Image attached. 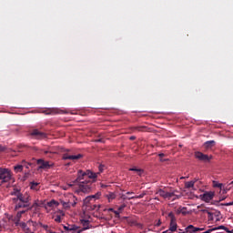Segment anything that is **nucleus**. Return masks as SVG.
I'll return each instance as SVG.
<instances>
[{"instance_id":"obj_51","label":"nucleus","mask_w":233,"mask_h":233,"mask_svg":"<svg viewBox=\"0 0 233 233\" xmlns=\"http://www.w3.org/2000/svg\"><path fill=\"white\" fill-rule=\"evenodd\" d=\"M215 216H217V217H218V216H221V212H219V211L216 212V213H215Z\"/></svg>"},{"instance_id":"obj_10","label":"nucleus","mask_w":233,"mask_h":233,"mask_svg":"<svg viewBox=\"0 0 233 233\" xmlns=\"http://www.w3.org/2000/svg\"><path fill=\"white\" fill-rule=\"evenodd\" d=\"M195 157L198 159V161H210V159H212V156L208 157L199 151L195 152Z\"/></svg>"},{"instance_id":"obj_27","label":"nucleus","mask_w":233,"mask_h":233,"mask_svg":"<svg viewBox=\"0 0 233 233\" xmlns=\"http://www.w3.org/2000/svg\"><path fill=\"white\" fill-rule=\"evenodd\" d=\"M15 226H16V227H21V228H26V223H25V222L19 223L18 220H16Z\"/></svg>"},{"instance_id":"obj_35","label":"nucleus","mask_w":233,"mask_h":233,"mask_svg":"<svg viewBox=\"0 0 233 233\" xmlns=\"http://www.w3.org/2000/svg\"><path fill=\"white\" fill-rule=\"evenodd\" d=\"M145 196H147V193H142V194L133 197V198H134V199H142V198H145Z\"/></svg>"},{"instance_id":"obj_57","label":"nucleus","mask_w":233,"mask_h":233,"mask_svg":"<svg viewBox=\"0 0 233 233\" xmlns=\"http://www.w3.org/2000/svg\"><path fill=\"white\" fill-rule=\"evenodd\" d=\"M170 230H166V231H163L162 233H168Z\"/></svg>"},{"instance_id":"obj_20","label":"nucleus","mask_w":233,"mask_h":233,"mask_svg":"<svg viewBox=\"0 0 233 233\" xmlns=\"http://www.w3.org/2000/svg\"><path fill=\"white\" fill-rule=\"evenodd\" d=\"M81 224L83 225L84 228L80 229V230H81V232H83V230H87L88 225H90V221L82 219Z\"/></svg>"},{"instance_id":"obj_58","label":"nucleus","mask_w":233,"mask_h":233,"mask_svg":"<svg viewBox=\"0 0 233 233\" xmlns=\"http://www.w3.org/2000/svg\"><path fill=\"white\" fill-rule=\"evenodd\" d=\"M199 229H200V232H201L202 230H205V228H199Z\"/></svg>"},{"instance_id":"obj_6","label":"nucleus","mask_w":233,"mask_h":233,"mask_svg":"<svg viewBox=\"0 0 233 233\" xmlns=\"http://www.w3.org/2000/svg\"><path fill=\"white\" fill-rule=\"evenodd\" d=\"M70 199L73 202L70 200L61 202L64 208H70L71 207H75L76 205H77V198H76V196L70 195Z\"/></svg>"},{"instance_id":"obj_64","label":"nucleus","mask_w":233,"mask_h":233,"mask_svg":"<svg viewBox=\"0 0 233 233\" xmlns=\"http://www.w3.org/2000/svg\"><path fill=\"white\" fill-rule=\"evenodd\" d=\"M198 208H201V206H198Z\"/></svg>"},{"instance_id":"obj_55","label":"nucleus","mask_w":233,"mask_h":233,"mask_svg":"<svg viewBox=\"0 0 233 233\" xmlns=\"http://www.w3.org/2000/svg\"><path fill=\"white\" fill-rule=\"evenodd\" d=\"M50 153V151H48V150H46V151H44V154H49Z\"/></svg>"},{"instance_id":"obj_5","label":"nucleus","mask_w":233,"mask_h":233,"mask_svg":"<svg viewBox=\"0 0 233 233\" xmlns=\"http://www.w3.org/2000/svg\"><path fill=\"white\" fill-rule=\"evenodd\" d=\"M99 198H101V192L86 197L84 199V207L86 208L87 207L94 205V203H96V199H99Z\"/></svg>"},{"instance_id":"obj_14","label":"nucleus","mask_w":233,"mask_h":233,"mask_svg":"<svg viewBox=\"0 0 233 233\" xmlns=\"http://www.w3.org/2000/svg\"><path fill=\"white\" fill-rule=\"evenodd\" d=\"M129 170L131 172H136V174L137 176H139L140 177H141V176H143V174H145V170H143L142 168L131 167V168H129Z\"/></svg>"},{"instance_id":"obj_43","label":"nucleus","mask_w":233,"mask_h":233,"mask_svg":"<svg viewBox=\"0 0 233 233\" xmlns=\"http://www.w3.org/2000/svg\"><path fill=\"white\" fill-rule=\"evenodd\" d=\"M70 156H71V155L64 154V155H63V159L66 161V159H70Z\"/></svg>"},{"instance_id":"obj_48","label":"nucleus","mask_w":233,"mask_h":233,"mask_svg":"<svg viewBox=\"0 0 233 233\" xmlns=\"http://www.w3.org/2000/svg\"><path fill=\"white\" fill-rule=\"evenodd\" d=\"M191 181H194V185L196 184V183H198V181H199V178H198V177H195L193 180H191Z\"/></svg>"},{"instance_id":"obj_19","label":"nucleus","mask_w":233,"mask_h":233,"mask_svg":"<svg viewBox=\"0 0 233 233\" xmlns=\"http://www.w3.org/2000/svg\"><path fill=\"white\" fill-rule=\"evenodd\" d=\"M26 212H28V209L17 211L16 220L21 221V218H23V214H25Z\"/></svg>"},{"instance_id":"obj_40","label":"nucleus","mask_w":233,"mask_h":233,"mask_svg":"<svg viewBox=\"0 0 233 233\" xmlns=\"http://www.w3.org/2000/svg\"><path fill=\"white\" fill-rule=\"evenodd\" d=\"M219 229L226 230V232H228V228H227V227L225 226H219L218 228H216V230H219Z\"/></svg>"},{"instance_id":"obj_31","label":"nucleus","mask_w":233,"mask_h":233,"mask_svg":"<svg viewBox=\"0 0 233 233\" xmlns=\"http://www.w3.org/2000/svg\"><path fill=\"white\" fill-rule=\"evenodd\" d=\"M167 217L170 218V221H177L176 216L174 215L173 212H169Z\"/></svg>"},{"instance_id":"obj_3","label":"nucleus","mask_w":233,"mask_h":233,"mask_svg":"<svg viewBox=\"0 0 233 233\" xmlns=\"http://www.w3.org/2000/svg\"><path fill=\"white\" fill-rule=\"evenodd\" d=\"M177 190H174L171 192L165 191L163 189H157L156 194L163 198V199H171L172 201H176V199H180L181 195L176 194Z\"/></svg>"},{"instance_id":"obj_46","label":"nucleus","mask_w":233,"mask_h":233,"mask_svg":"<svg viewBox=\"0 0 233 233\" xmlns=\"http://www.w3.org/2000/svg\"><path fill=\"white\" fill-rule=\"evenodd\" d=\"M200 212H203L204 214H208V211L207 208H204V209H200Z\"/></svg>"},{"instance_id":"obj_23","label":"nucleus","mask_w":233,"mask_h":233,"mask_svg":"<svg viewBox=\"0 0 233 233\" xmlns=\"http://www.w3.org/2000/svg\"><path fill=\"white\" fill-rule=\"evenodd\" d=\"M61 216H65V213L63 211L60 212V215L54 216L56 223H61Z\"/></svg>"},{"instance_id":"obj_47","label":"nucleus","mask_w":233,"mask_h":233,"mask_svg":"<svg viewBox=\"0 0 233 233\" xmlns=\"http://www.w3.org/2000/svg\"><path fill=\"white\" fill-rule=\"evenodd\" d=\"M42 227H43V228H45V230H46L47 232H48V230H50V228H49L48 226H46V225H43Z\"/></svg>"},{"instance_id":"obj_62","label":"nucleus","mask_w":233,"mask_h":233,"mask_svg":"<svg viewBox=\"0 0 233 233\" xmlns=\"http://www.w3.org/2000/svg\"><path fill=\"white\" fill-rule=\"evenodd\" d=\"M223 200H225V198H222V199H220L219 201H223Z\"/></svg>"},{"instance_id":"obj_42","label":"nucleus","mask_w":233,"mask_h":233,"mask_svg":"<svg viewBox=\"0 0 233 233\" xmlns=\"http://www.w3.org/2000/svg\"><path fill=\"white\" fill-rule=\"evenodd\" d=\"M183 233H197L194 228H189V231H187V228H185V231Z\"/></svg>"},{"instance_id":"obj_44","label":"nucleus","mask_w":233,"mask_h":233,"mask_svg":"<svg viewBox=\"0 0 233 233\" xmlns=\"http://www.w3.org/2000/svg\"><path fill=\"white\" fill-rule=\"evenodd\" d=\"M96 143H105V140L103 138H96L95 140Z\"/></svg>"},{"instance_id":"obj_32","label":"nucleus","mask_w":233,"mask_h":233,"mask_svg":"<svg viewBox=\"0 0 233 233\" xmlns=\"http://www.w3.org/2000/svg\"><path fill=\"white\" fill-rule=\"evenodd\" d=\"M120 198L125 201V200H127V199H128V200L134 199L135 197H127V195L122 194V195L120 196Z\"/></svg>"},{"instance_id":"obj_45","label":"nucleus","mask_w":233,"mask_h":233,"mask_svg":"<svg viewBox=\"0 0 233 233\" xmlns=\"http://www.w3.org/2000/svg\"><path fill=\"white\" fill-rule=\"evenodd\" d=\"M5 150H6V147L0 145V152H5Z\"/></svg>"},{"instance_id":"obj_12","label":"nucleus","mask_w":233,"mask_h":233,"mask_svg":"<svg viewBox=\"0 0 233 233\" xmlns=\"http://www.w3.org/2000/svg\"><path fill=\"white\" fill-rule=\"evenodd\" d=\"M168 230L170 232H176V230H177V220H170Z\"/></svg>"},{"instance_id":"obj_59","label":"nucleus","mask_w":233,"mask_h":233,"mask_svg":"<svg viewBox=\"0 0 233 233\" xmlns=\"http://www.w3.org/2000/svg\"><path fill=\"white\" fill-rule=\"evenodd\" d=\"M155 199H157V201H159V198L156 197Z\"/></svg>"},{"instance_id":"obj_8","label":"nucleus","mask_w":233,"mask_h":233,"mask_svg":"<svg viewBox=\"0 0 233 233\" xmlns=\"http://www.w3.org/2000/svg\"><path fill=\"white\" fill-rule=\"evenodd\" d=\"M36 165H39L38 168L42 170H46L54 166V164H50L49 161H45L43 158L38 159Z\"/></svg>"},{"instance_id":"obj_24","label":"nucleus","mask_w":233,"mask_h":233,"mask_svg":"<svg viewBox=\"0 0 233 233\" xmlns=\"http://www.w3.org/2000/svg\"><path fill=\"white\" fill-rule=\"evenodd\" d=\"M190 228H194V230H195V232H201V229L199 228H196V227H194V226H192V225H189V226H187V228H186V232H188V231H190Z\"/></svg>"},{"instance_id":"obj_18","label":"nucleus","mask_w":233,"mask_h":233,"mask_svg":"<svg viewBox=\"0 0 233 233\" xmlns=\"http://www.w3.org/2000/svg\"><path fill=\"white\" fill-rule=\"evenodd\" d=\"M29 187L31 190H39V183L37 182H30Z\"/></svg>"},{"instance_id":"obj_22","label":"nucleus","mask_w":233,"mask_h":233,"mask_svg":"<svg viewBox=\"0 0 233 233\" xmlns=\"http://www.w3.org/2000/svg\"><path fill=\"white\" fill-rule=\"evenodd\" d=\"M81 157H83V155L78 154V155H71L69 158L71 161H77V159H81Z\"/></svg>"},{"instance_id":"obj_49","label":"nucleus","mask_w":233,"mask_h":233,"mask_svg":"<svg viewBox=\"0 0 233 233\" xmlns=\"http://www.w3.org/2000/svg\"><path fill=\"white\" fill-rule=\"evenodd\" d=\"M156 227H161V220L157 221V223L156 224Z\"/></svg>"},{"instance_id":"obj_21","label":"nucleus","mask_w":233,"mask_h":233,"mask_svg":"<svg viewBox=\"0 0 233 233\" xmlns=\"http://www.w3.org/2000/svg\"><path fill=\"white\" fill-rule=\"evenodd\" d=\"M21 194V189L15 187L13 191H11V196H15V198H18Z\"/></svg>"},{"instance_id":"obj_17","label":"nucleus","mask_w":233,"mask_h":233,"mask_svg":"<svg viewBox=\"0 0 233 233\" xmlns=\"http://www.w3.org/2000/svg\"><path fill=\"white\" fill-rule=\"evenodd\" d=\"M216 145V141L214 140H209L204 143L205 148H212Z\"/></svg>"},{"instance_id":"obj_28","label":"nucleus","mask_w":233,"mask_h":233,"mask_svg":"<svg viewBox=\"0 0 233 233\" xmlns=\"http://www.w3.org/2000/svg\"><path fill=\"white\" fill-rule=\"evenodd\" d=\"M15 172H23V164L15 166Z\"/></svg>"},{"instance_id":"obj_9","label":"nucleus","mask_w":233,"mask_h":233,"mask_svg":"<svg viewBox=\"0 0 233 233\" xmlns=\"http://www.w3.org/2000/svg\"><path fill=\"white\" fill-rule=\"evenodd\" d=\"M214 192L209 191V192H206L203 195L200 196L202 201H205L206 203H210V201H212V199H214Z\"/></svg>"},{"instance_id":"obj_25","label":"nucleus","mask_w":233,"mask_h":233,"mask_svg":"<svg viewBox=\"0 0 233 233\" xmlns=\"http://www.w3.org/2000/svg\"><path fill=\"white\" fill-rule=\"evenodd\" d=\"M213 187L214 188H223V184L216 181V180H213Z\"/></svg>"},{"instance_id":"obj_41","label":"nucleus","mask_w":233,"mask_h":233,"mask_svg":"<svg viewBox=\"0 0 233 233\" xmlns=\"http://www.w3.org/2000/svg\"><path fill=\"white\" fill-rule=\"evenodd\" d=\"M113 212H114L116 218H121V216L119 215V214H120V211L115 210V211H113Z\"/></svg>"},{"instance_id":"obj_15","label":"nucleus","mask_w":233,"mask_h":233,"mask_svg":"<svg viewBox=\"0 0 233 233\" xmlns=\"http://www.w3.org/2000/svg\"><path fill=\"white\" fill-rule=\"evenodd\" d=\"M134 132H147L148 128L146 126H138L133 127Z\"/></svg>"},{"instance_id":"obj_52","label":"nucleus","mask_w":233,"mask_h":233,"mask_svg":"<svg viewBox=\"0 0 233 233\" xmlns=\"http://www.w3.org/2000/svg\"><path fill=\"white\" fill-rule=\"evenodd\" d=\"M107 210H108V212H114L115 211L114 208H108Z\"/></svg>"},{"instance_id":"obj_38","label":"nucleus","mask_w":233,"mask_h":233,"mask_svg":"<svg viewBox=\"0 0 233 233\" xmlns=\"http://www.w3.org/2000/svg\"><path fill=\"white\" fill-rule=\"evenodd\" d=\"M126 208H127V204H122V205L118 208V211L123 212Z\"/></svg>"},{"instance_id":"obj_16","label":"nucleus","mask_w":233,"mask_h":233,"mask_svg":"<svg viewBox=\"0 0 233 233\" xmlns=\"http://www.w3.org/2000/svg\"><path fill=\"white\" fill-rule=\"evenodd\" d=\"M177 214H181L182 216H187V214H188V211H187L186 207H179L177 209Z\"/></svg>"},{"instance_id":"obj_26","label":"nucleus","mask_w":233,"mask_h":233,"mask_svg":"<svg viewBox=\"0 0 233 233\" xmlns=\"http://www.w3.org/2000/svg\"><path fill=\"white\" fill-rule=\"evenodd\" d=\"M96 208L98 209L99 208V207H97V205H96V204H91L89 207H87L86 209V210H96Z\"/></svg>"},{"instance_id":"obj_60","label":"nucleus","mask_w":233,"mask_h":233,"mask_svg":"<svg viewBox=\"0 0 233 233\" xmlns=\"http://www.w3.org/2000/svg\"><path fill=\"white\" fill-rule=\"evenodd\" d=\"M228 233H233V229L230 231V230H228Z\"/></svg>"},{"instance_id":"obj_37","label":"nucleus","mask_w":233,"mask_h":233,"mask_svg":"<svg viewBox=\"0 0 233 233\" xmlns=\"http://www.w3.org/2000/svg\"><path fill=\"white\" fill-rule=\"evenodd\" d=\"M49 113L47 114H59V109H56V108H53V109H49Z\"/></svg>"},{"instance_id":"obj_13","label":"nucleus","mask_w":233,"mask_h":233,"mask_svg":"<svg viewBox=\"0 0 233 233\" xmlns=\"http://www.w3.org/2000/svg\"><path fill=\"white\" fill-rule=\"evenodd\" d=\"M105 198H106L108 203H112V201H114L116 196L114 192H108L107 194L105 195Z\"/></svg>"},{"instance_id":"obj_7","label":"nucleus","mask_w":233,"mask_h":233,"mask_svg":"<svg viewBox=\"0 0 233 233\" xmlns=\"http://www.w3.org/2000/svg\"><path fill=\"white\" fill-rule=\"evenodd\" d=\"M30 136L35 137V139H46V133L41 132L39 129H33Z\"/></svg>"},{"instance_id":"obj_53","label":"nucleus","mask_w":233,"mask_h":233,"mask_svg":"<svg viewBox=\"0 0 233 233\" xmlns=\"http://www.w3.org/2000/svg\"><path fill=\"white\" fill-rule=\"evenodd\" d=\"M132 194H134V192H130V191L127 192V196H130V195H132Z\"/></svg>"},{"instance_id":"obj_4","label":"nucleus","mask_w":233,"mask_h":233,"mask_svg":"<svg viewBox=\"0 0 233 233\" xmlns=\"http://www.w3.org/2000/svg\"><path fill=\"white\" fill-rule=\"evenodd\" d=\"M12 179V172L8 168L0 167V181L3 183H8Z\"/></svg>"},{"instance_id":"obj_30","label":"nucleus","mask_w":233,"mask_h":233,"mask_svg":"<svg viewBox=\"0 0 233 233\" xmlns=\"http://www.w3.org/2000/svg\"><path fill=\"white\" fill-rule=\"evenodd\" d=\"M36 207H39V205L37 204V202H35L34 204H32L30 202V207L26 208L27 210H32V208H35Z\"/></svg>"},{"instance_id":"obj_33","label":"nucleus","mask_w":233,"mask_h":233,"mask_svg":"<svg viewBox=\"0 0 233 233\" xmlns=\"http://www.w3.org/2000/svg\"><path fill=\"white\" fill-rule=\"evenodd\" d=\"M208 218L209 221H214V213L212 212H208Z\"/></svg>"},{"instance_id":"obj_50","label":"nucleus","mask_w":233,"mask_h":233,"mask_svg":"<svg viewBox=\"0 0 233 233\" xmlns=\"http://www.w3.org/2000/svg\"><path fill=\"white\" fill-rule=\"evenodd\" d=\"M158 157H160V158L165 157V154H163V153L158 154Z\"/></svg>"},{"instance_id":"obj_11","label":"nucleus","mask_w":233,"mask_h":233,"mask_svg":"<svg viewBox=\"0 0 233 233\" xmlns=\"http://www.w3.org/2000/svg\"><path fill=\"white\" fill-rule=\"evenodd\" d=\"M64 229L66 230L67 233H76V232H81V229L76 226H64Z\"/></svg>"},{"instance_id":"obj_54","label":"nucleus","mask_w":233,"mask_h":233,"mask_svg":"<svg viewBox=\"0 0 233 233\" xmlns=\"http://www.w3.org/2000/svg\"><path fill=\"white\" fill-rule=\"evenodd\" d=\"M134 139H136V137H130L131 141H134Z\"/></svg>"},{"instance_id":"obj_2","label":"nucleus","mask_w":233,"mask_h":233,"mask_svg":"<svg viewBox=\"0 0 233 233\" xmlns=\"http://www.w3.org/2000/svg\"><path fill=\"white\" fill-rule=\"evenodd\" d=\"M15 204V210H19V208H28L30 207V201H32V197L27 192L20 193L17 198H12Z\"/></svg>"},{"instance_id":"obj_34","label":"nucleus","mask_w":233,"mask_h":233,"mask_svg":"<svg viewBox=\"0 0 233 233\" xmlns=\"http://www.w3.org/2000/svg\"><path fill=\"white\" fill-rule=\"evenodd\" d=\"M22 165L25 168H29V167L32 165L31 163L26 162L25 160H22Z\"/></svg>"},{"instance_id":"obj_63","label":"nucleus","mask_w":233,"mask_h":233,"mask_svg":"<svg viewBox=\"0 0 233 233\" xmlns=\"http://www.w3.org/2000/svg\"><path fill=\"white\" fill-rule=\"evenodd\" d=\"M67 189V187H64V190H66Z\"/></svg>"},{"instance_id":"obj_29","label":"nucleus","mask_w":233,"mask_h":233,"mask_svg":"<svg viewBox=\"0 0 233 233\" xmlns=\"http://www.w3.org/2000/svg\"><path fill=\"white\" fill-rule=\"evenodd\" d=\"M186 188H194V181H189L186 183Z\"/></svg>"},{"instance_id":"obj_39","label":"nucleus","mask_w":233,"mask_h":233,"mask_svg":"<svg viewBox=\"0 0 233 233\" xmlns=\"http://www.w3.org/2000/svg\"><path fill=\"white\" fill-rule=\"evenodd\" d=\"M222 207H232L233 206V201L228 202V203H224V204H220Z\"/></svg>"},{"instance_id":"obj_61","label":"nucleus","mask_w":233,"mask_h":233,"mask_svg":"<svg viewBox=\"0 0 233 233\" xmlns=\"http://www.w3.org/2000/svg\"><path fill=\"white\" fill-rule=\"evenodd\" d=\"M1 230H3V227L0 226V232H1Z\"/></svg>"},{"instance_id":"obj_1","label":"nucleus","mask_w":233,"mask_h":233,"mask_svg":"<svg viewBox=\"0 0 233 233\" xmlns=\"http://www.w3.org/2000/svg\"><path fill=\"white\" fill-rule=\"evenodd\" d=\"M105 166L100 165L98 167V173H94L90 170H86L83 172V170H78L77 177L70 184H68V187H76V192L78 196H83V194H88L92 190V181L90 179H96L97 177V174L103 172Z\"/></svg>"},{"instance_id":"obj_36","label":"nucleus","mask_w":233,"mask_h":233,"mask_svg":"<svg viewBox=\"0 0 233 233\" xmlns=\"http://www.w3.org/2000/svg\"><path fill=\"white\" fill-rule=\"evenodd\" d=\"M55 205H57V202L56 200H51L50 202L47 203V207H54Z\"/></svg>"},{"instance_id":"obj_56","label":"nucleus","mask_w":233,"mask_h":233,"mask_svg":"<svg viewBox=\"0 0 233 233\" xmlns=\"http://www.w3.org/2000/svg\"><path fill=\"white\" fill-rule=\"evenodd\" d=\"M68 201H71V203H74V200H71V198H70V195H69V199H68Z\"/></svg>"}]
</instances>
